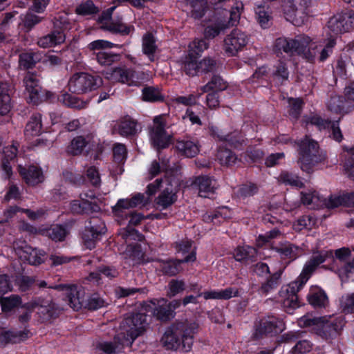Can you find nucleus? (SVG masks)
<instances>
[{
    "label": "nucleus",
    "instance_id": "obj_23",
    "mask_svg": "<svg viewBox=\"0 0 354 354\" xmlns=\"http://www.w3.org/2000/svg\"><path fill=\"white\" fill-rule=\"evenodd\" d=\"M175 148L179 155L186 158L195 157L200 151L198 141L190 138L177 140Z\"/></svg>",
    "mask_w": 354,
    "mask_h": 354
},
{
    "label": "nucleus",
    "instance_id": "obj_32",
    "mask_svg": "<svg viewBox=\"0 0 354 354\" xmlns=\"http://www.w3.org/2000/svg\"><path fill=\"white\" fill-rule=\"evenodd\" d=\"M122 256L124 259L129 260L131 263L134 266L142 262L145 252L142 251L141 245L136 243L128 245L122 253Z\"/></svg>",
    "mask_w": 354,
    "mask_h": 354
},
{
    "label": "nucleus",
    "instance_id": "obj_13",
    "mask_svg": "<svg viewBox=\"0 0 354 354\" xmlns=\"http://www.w3.org/2000/svg\"><path fill=\"white\" fill-rule=\"evenodd\" d=\"M13 248L20 259L27 261L30 265H39L44 261V252L32 248L25 241H15Z\"/></svg>",
    "mask_w": 354,
    "mask_h": 354
},
{
    "label": "nucleus",
    "instance_id": "obj_61",
    "mask_svg": "<svg viewBox=\"0 0 354 354\" xmlns=\"http://www.w3.org/2000/svg\"><path fill=\"white\" fill-rule=\"evenodd\" d=\"M208 47V44L205 39H195L189 45L188 53H192V55L198 57L201 53Z\"/></svg>",
    "mask_w": 354,
    "mask_h": 354
},
{
    "label": "nucleus",
    "instance_id": "obj_47",
    "mask_svg": "<svg viewBox=\"0 0 354 354\" xmlns=\"http://www.w3.org/2000/svg\"><path fill=\"white\" fill-rule=\"evenodd\" d=\"M142 99L143 101L149 102H162L164 96L158 88L145 86L142 91Z\"/></svg>",
    "mask_w": 354,
    "mask_h": 354
},
{
    "label": "nucleus",
    "instance_id": "obj_14",
    "mask_svg": "<svg viewBox=\"0 0 354 354\" xmlns=\"http://www.w3.org/2000/svg\"><path fill=\"white\" fill-rule=\"evenodd\" d=\"M248 35L239 29L233 30L224 39V50L230 56L236 55L248 43Z\"/></svg>",
    "mask_w": 354,
    "mask_h": 354
},
{
    "label": "nucleus",
    "instance_id": "obj_56",
    "mask_svg": "<svg viewBox=\"0 0 354 354\" xmlns=\"http://www.w3.org/2000/svg\"><path fill=\"white\" fill-rule=\"evenodd\" d=\"M48 236L55 241H62L64 240L67 232L64 226L62 225H53L46 231Z\"/></svg>",
    "mask_w": 354,
    "mask_h": 354
},
{
    "label": "nucleus",
    "instance_id": "obj_6",
    "mask_svg": "<svg viewBox=\"0 0 354 354\" xmlns=\"http://www.w3.org/2000/svg\"><path fill=\"white\" fill-rule=\"evenodd\" d=\"M103 84V80L98 75L87 73H76L69 79L68 90L76 94H84L96 90Z\"/></svg>",
    "mask_w": 354,
    "mask_h": 354
},
{
    "label": "nucleus",
    "instance_id": "obj_20",
    "mask_svg": "<svg viewBox=\"0 0 354 354\" xmlns=\"http://www.w3.org/2000/svg\"><path fill=\"white\" fill-rule=\"evenodd\" d=\"M55 288L65 292V299L73 310H78L84 306L82 292L77 290L76 285L60 284L56 286Z\"/></svg>",
    "mask_w": 354,
    "mask_h": 354
},
{
    "label": "nucleus",
    "instance_id": "obj_21",
    "mask_svg": "<svg viewBox=\"0 0 354 354\" xmlns=\"http://www.w3.org/2000/svg\"><path fill=\"white\" fill-rule=\"evenodd\" d=\"M19 144L16 142L4 147L1 162L2 177L8 179L12 174L11 162L15 161L18 151Z\"/></svg>",
    "mask_w": 354,
    "mask_h": 354
},
{
    "label": "nucleus",
    "instance_id": "obj_44",
    "mask_svg": "<svg viewBox=\"0 0 354 354\" xmlns=\"http://www.w3.org/2000/svg\"><path fill=\"white\" fill-rule=\"evenodd\" d=\"M227 28H228V26L226 21L218 19L205 28V37L206 39H213Z\"/></svg>",
    "mask_w": 354,
    "mask_h": 354
},
{
    "label": "nucleus",
    "instance_id": "obj_31",
    "mask_svg": "<svg viewBox=\"0 0 354 354\" xmlns=\"http://www.w3.org/2000/svg\"><path fill=\"white\" fill-rule=\"evenodd\" d=\"M309 304L314 308H325L328 304L327 295L318 287L311 288L307 295Z\"/></svg>",
    "mask_w": 354,
    "mask_h": 354
},
{
    "label": "nucleus",
    "instance_id": "obj_41",
    "mask_svg": "<svg viewBox=\"0 0 354 354\" xmlns=\"http://www.w3.org/2000/svg\"><path fill=\"white\" fill-rule=\"evenodd\" d=\"M256 249L248 245L237 247L234 252V257L235 260L240 262H246L248 261H252L256 257Z\"/></svg>",
    "mask_w": 354,
    "mask_h": 354
},
{
    "label": "nucleus",
    "instance_id": "obj_39",
    "mask_svg": "<svg viewBox=\"0 0 354 354\" xmlns=\"http://www.w3.org/2000/svg\"><path fill=\"white\" fill-rule=\"evenodd\" d=\"M39 60V53L32 51L24 52L19 56V65L21 68L28 70L34 68Z\"/></svg>",
    "mask_w": 354,
    "mask_h": 354
},
{
    "label": "nucleus",
    "instance_id": "obj_49",
    "mask_svg": "<svg viewBox=\"0 0 354 354\" xmlns=\"http://www.w3.org/2000/svg\"><path fill=\"white\" fill-rule=\"evenodd\" d=\"M346 197V194L342 195H330L328 198L323 196V207H325L328 209H333L341 205L347 207V201Z\"/></svg>",
    "mask_w": 354,
    "mask_h": 354
},
{
    "label": "nucleus",
    "instance_id": "obj_38",
    "mask_svg": "<svg viewBox=\"0 0 354 354\" xmlns=\"http://www.w3.org/2000/svg\"><path fill=\"white\" fill-rule=\"evenodd\" d=\"M28 102L33 104H39L54 98V94L52 92L43 89L41 86L28 91Z\"/></svg>",
    "mask_w": 354,
    "mask_h": 354
},
{
    "label": "nucleus",
    "instance_id": "obj_57",
    "mask_svg": "<svg viewBox=\"0 0 354 354\" xmlns=\"http://www.w3.org/2000/svg\"><path fill=\"white\" fill-rule=\"evenodd\" d=\"M191 5L192 7V17L194 19H199L203 17L207 8V3L206 0H192Z\"/></svg>",
    "mask_w": 354,
    "mask_h": 354
},
{
    "label": "nucleus",
    "instance_id": "obj_33",
    "mask_svg": "<svg viewBox=\"0 0 354 354\" xmlns=\"http://www.w3.org/2000/svg\"><path fill=\"white\" fill-rule=\"evenodd\" d=\"M282 271L278 270L270 274L266 280L263 282L259 289V292L267 295L270 292L277 289L281 282Z\"/></svg>",
    "mask_w": 354,
    "mask_h": 354
},
{
    "label": "nucleus",
    "instance_id": "obj_59",
    "mask_svg": "<svg viewBox=\"0 0 354 354\" xmlns=\"http://www.w3.org/2000/svg\"><path fill=\"white\" fill-rule=\"evenodd\" d=\"M243 9V4L241 1H236L235 3V6H233L230 11V18L228 21H226V24L228 26V28L231 26L236 25L240 19L241 12Z\"/></svg>",
    "mask_w": 354,
    "mask_h": 354
},
{
    "label": "nucleus",
    "instance_id": "obj_43",
    "mask_svg": "<svg viewBox=\"0 0 354 354\" xmlns=\"http://www.w3.org/2000/svg\"><path fill=\"white\" fill-rule=\"evenodd\" d=\"M41 115L38 113L32 114L26 124L25 135L28 137L39 135L41 131Z\"/></svg>",
    "mask_w": 354,
    "mask_h": 354
},
{
    "label": "nucleus",
    "instance_id": "obj_36",
    "mask_svg": "<svg viewBox=\"0 0 354 354\" xmlns=\"http://www.w3.org/2000/svg\"><path fill=\"white\" fill-rule=\"evenodd\" d=\"M301 195V201L304 205L309 206L312 209L323 207V196L316 191L302 192Z\"/></svg>",
    "mask_w": 354,
    "mask_h": 354
},
{
    "label": "nucleus",
    "instance_id": "obj_48",
    "mask_svg": "<svg viewBox=\"0 0 354 354\" xmlns=\"http://www.w3.org/2000/svg\"><path fill=\"white\" fill-rule=\"evenodd\" d=\"M21 303V297L16 295H12L6 297H0V306L2 312H10L19 306Z\"/></svg>",
    "mask_w": 354,
    "mask_h": 354
},
{
    "label": "nucleus",
    "instance_id": "obj_16",
    "mask_svg": "<svg viewBox=\"0 0 354 354\" xmlns=\"http://www.w3.org/2000/svg\"><path fill=\"white\" fill-rule=\"evenodd\" d=\"M307 124L316 126L319 130L330 129V136L335 141L340 142L343 139V135L339 128V119L331 121L328 119H324L319 115H313L306 120Z\"/></svg>",
    "mask_w": 354,
    "mask_h": 354
},
{
    "label": "nucleus",
    "instance_id": "obj_17",
    "mask_svg": "<svg viewBox=\"0 0 354 354\" xmlns=\"http://www.w3.org/2000/svg\"><path fill=\"white\" fill-rule=\"evenodd\" d=\"M283 323L278 318L268 316L260 319L255 326L254 335L261 337L263 335H273L281 332Z\"/></svg>",
    "mask_w": 354,
    "mask_h": 354
},
{
    "label": "nucleus",
    "instance_id": "obj_22",
    "mask_svg": "<svg viewBox=\"0 0 354 354\" xmlns=\"http://www.w3.org/2000/svg\"><path fill=\"white\" fill-rule=\"evenodd\" d=\"M114 128L121 136L127 138L134 136L140 131L138 122L129 115L121 118Z\"/></svg>",
    "mask_w": 354,
    "mask_h": 354
},
{
    "label": "nucleus",
    "instance_id": "obj_35",
    "mask_svg": "<svg viewBox=\"0 0 354 354\" xmlns=\"http://www.w3.org/2000/svg\"><path fill=\"white\" fill-rule=\"evenodd\" d=\"M88 141L82 136H78L71 140L67 146L66 151L67 154L76 156L82 155L87 145Z\"/></svg>",
    "mask_w": 354,
    "mask_h": 354
},
{
    "label": "nucleus",
    "instance_id": "obj_24",
    "mask_svg": "<svg viewBox=\"0 0 354 354\" xmlns=\"http://www.w3.org/2000/svg\"><path fill=\"white\" fill-rule=\"evenodd\" d=\"M19 172L26 183L29 185H36L41 183L44 176L41 168L35 165H30L28 167L19 166Z\"/></svg>",
    "mask_w": 354,
    "mask_h": 354
},
{
    "label": "nucleus",
    "instance_id": "obj_11",
    "mask_svg": "<svg viewBox=\"0 0 354 354\" xmlns=\"http://www.w3.org/2000/svg\"><path fill=\"white\" fill-rule=\"evenodd\" d=\"M112 79L129 86H140L145 80V74L131 68L115 67L111 73Z\"/></svg>",
    "mask_w": 354,
    "mask_h": 354
},
{
    "label": "nucleus",
    "instance_id": "obj_3",
    "mask_svg": "<svg viewBox=\"0 0 354 354\" xmlns=\"http://www.w3.org/2000/svg\"><path fill=\"white\" fill-rule=\"evenodd\" d=\"M333 258V253L332 250L314 252L305 263L299 277L294 281L281 288L279 292V297L283 308L288 313H292V310L299 307L297 292L306 283L316 268L328 259Z\"/></svg>",
    "mask_w": 354,
    "mask_h": 354
},
{
    "label": "nucleus",
    "instance_id": "obj_28",
    "mask_svg": "<svg viewBox=\"0 0 354 354\" xmlns=\"http://www.w3.org/2000/svg\"><path fill=\"white\" fill-rule=\"evenodd\" d=\"M212 135L220 141L228 144L231 147L237 148L241 146L244 142L242 133L239 131H234L230 133L224 134L218 129H213Z\"/></svg>",
    "mask_w": 354,
    "mask_h": 354
},
{
    "label": "nucleus",
    "instance_id": "obj_12",
    "mask_svg": "<svg viewBox=\"0 0 354 354\" xmlns=\"http://www.w3.org/2000/svg\"><path fill=\"white\" fill-rule=\"evenodd\" d=\"M143 308L146 312H150L162 322H167L175 316V312L170 308L168 301L166 299H153L143 304Z\"/></svg>",
    "mask_w": 354,
    "mask_h": 354
},
{
    "label": "nucleus",
    "instance_id": "obj_15",
    "mask_svg": "<svg viewBox=\"0 0 354 354\" xmlns=\"http://www.w3.org/2000/svg\"><path fill=\"white\" fill-rule=\"evenodd\" d=\"M95 196L93 193H82L80 200H74L71 203V211L73 214H83L99 212L100 207L95 202H91L88 198L93 199Z\"/></svg>",
    "mask_w": 354,
    "mask_h": 354
},
{
    "label": "nucleus",
    "instance_id": "obj_29",
    "mask_svg": "<svg viewBox=\"0 0 354 354\" xmlns=\"http://www.w3.org/2000/svg\"><path fill=\"white\" fill-rule=\"evenodd\" d=\"M239 290L234 287H228L221 290H210L203 292H199L198 297L203 296L205 299H224L227 300L234 297H237Z\"/></svg>",
    "mask_w": 354,
    "mask_h": 354
},
{
    "label": "nucleus",
    "instance_id": "obj_50",
    "mask_svg": "<svg viewBox=\"0 0 354 354\" xmlns=\"http://www.w3.org/2000/svg\"><path fill=\"white\" fill-rule=\"evenodd\" d=\"M216 157L221 165L227 166L235 164L237 160V157L234 152L223 147L218 149Z\"/></svg>",
    "mask_w": 354,
    "mask_h": 354
},
{
    "label": "nucleus",
    "instance_id": "obj_51",
    "mask_svg": "<svg viewBox=\"0 0 354 354\" xmlns=\"http://www.w3.org/2000/svg\"><path fill=\"white\" fill-rule=\"evenodd\" d=\"M278 180L286 185H290L301 188L304 183L296 174L286 171H282L279 176Z\"/></svg>",
    "mask_w": 354,
    "mask_h": 354
},
{
    "label": "nucleus",
    "instance_id": "obj_27",
    "mask_svg": "<svg viewBox=\"0 0 354 354\" xmlns=\"http://www.w3.org/2000/svg\"><path fill=\"white\" fill-rule=\"evenodd\" d=\"M274 250L279 254L282 259L293 261L298 258L302 253L301 248L290 242L280 243L274 248Z\"/></svg>",
    "mask_w": 354,
    "mask_h": 354
},
{
    "label": "nucleus",
    "instance_id": "obj_42",
    "mask_svg": "<svg viewBox=\"0 0 354 354\" xmlns=\"http://www.w3.org/2000/svg\"><path fill=\"white\" fill-rule=\"evenodd\" d=\"M121 56L120 54L114 53L111 51L100 50L95 53V59L97 63L102 66H110L114 63L120 61Z\"/></svg>",
    "mask_w": 354,
    "mask_h": 354
},
{
    "label": "nucleus",
    "instance_id": "obj_9",
    "mask_svg": "<svg viewBox=\"0 0 354 354\" xmlns=\"http://www.w3.org/2000/svg\"><path fill=\"white\" fill-rule=\"evenodd\" d=\"M196 259L195 252H192L182 260L171 258H156L153 259L152 262L157 273L171 277L176 275L181 271V264L183 263L194 261Z\"/></svg>",
    "mask_w": 354,
    "mask_h": 354
},
{
    "label": "nucleus",
    "instance_id": "obj_46",
    "mask_svg": "<svg viewBox=\"0 0 354 354\" xmlns=\"http://www.w3.org/2000/svg\"><path fill=\"white\" fill-rule=\"evenodd\" d=\"M197 59L196 56L192 55V53L182 59V68L187 75H197Z\"/></svg>",
    "mask_w": 354,
    "mask_h": 354
},
{
    "label": "nucleus",
    "instance_id": "obj_58",
    "mask_svg": "<svg viewBox=\"0 0 354 354\" xmlns=\"http://www.w3.org/2000/svg\"><path fill=\"white\" fill-rule=\"evenodd\" d=\"M258 191L259 188L257 185L254 183L243 184L239 187L237 196L242 198H246L253 196Z\"/></svg>",
    "mask_w": 354,
    "mask_h": 354
},
{
    "label": "nucleus",
    "instance_id": "obj_5",
    "mask_svg": "<svg viewBox=\"0 0 354 354\" xmlns=\"http://www.w3.org/2000/svg\"><path fill=\"white\" fill-rule=\"evenodd\" d=\"M299 159L298 162L301 169L310 173L313 167L325 160V153L320 151L317 142L306 136L305 138L298 142Z\"/></svg>",
    "mask_w": 354,
    "mask_h": 354
},
{
    "label": "nucleus",
    "instance_id": "obj_53",
    "mask_svg": "<svg viewBox=\"0 0 354 354\" xmlns=\"http://www.w3.org/2000/svg\"><path fill=\"white\" fill-rule=\"evenodd\" d=\"M272 77L274 80L280 84L288 80L289 72L286 64L281 62H279L275 66Z\"/></svg>",
    "mask_w": 354,
    "mask_h": 354
},
{
    "label": "nucleus",
    "instance_id": "obj_34",
    "mask_svg": "<svg viewBox=\"0 0 354 354\" xmlns=\"http://www.w3.org/2000/svg\"><path fill=\"white\" fill-rule=\"evenodd\" d=\"M158 46L156 39L151 32L145 33L142 37V53L147 55L151 62L154 61V55Z\"/></svg>",
    "mask_w": 354,
    "mask_h": 354
},
{
    "label": "nucleus",
    "instance_id": "obj_19",
    "mask_svg": "<svg viewBox=\"0 0 354 354\" xmlns=\"http://www.w3.org/2000/svg\"><path fill=\"white\" fill-rule=\"evenodd\" d=\"M32 306L37 308V313L44 321L57 317L61 312V308L52 300L42 298L35 299Z\"/></svg>",
    "mask_w": 354,
    "mask_h": 354
},
{
    "label": "nucleus",
    "instance_id": "obj_63",
    "mask_svg": "<svg viewBox=\"0 0 354 354\" xmlns=\"http://www.w3.org/2000/svg\"><path fill=\"white\" fill-rule=\"evenodd\" d=\"M98 11V8L92 1H87L82 3L76 8L77 14L84 16L96 14Z\"/></svg>",
    "mask_w": 354,
    "mask_h": 354
},
{
    "label": "nucleus",
    "instance_id": "obj_40",
    "mask_svg": "<svg viewBox=\"0 0 354 354\" xmlns=\"http://www.w3.org/2000/svg\"><path fill=\"white\" fill-rule=\"evenodd\" d=\"M51 22L53 24V28L62 34H66V32L72 29L74 25L66 14L54 17Z\"/></svg>",
    "mask_w": 354,
    "mask_h": 354
},
{
    "label": "nucleus",
    "instance_id": "obj_54",
    "mask_svg": "<svg viewBox=\"0 0 354 354\" xmlns=\"http://www.w3.org/2000/svg\"><path fill=\"white\" fill-rule=\"evenodd\" d=\"M227 88V84L219 75H214L210 82L202 87L204 93L210 91H223Z\"/></svg>",
    "mask_w": 354,
    "mask_h": 354
},
{
    "label": "nucleus",
    "instance_id": "obj_60",
    "mask_svg": "<svg viewBox=\"0 0 354 354\" xmlns=\"http://www.w3.org/2000/svg\"><path fill=\"white\" fill-rule=\"evenodd\" d=\"M315 219L310 215H303L300 216L294 224V228L300 231L303 229H311L315 224Z\"/></svg>",
    "mask_w": 354,
    "mask_h": 354
},
{
    "label": "nucleus",
    "instance_id": "obj_55",
    "mask_svg": "<svg viewBox=\"0 0 354 354\" xmlns=\"http://www.w3.org/2000/svg\"><path fill=\"white\" fill-rule=\"evenodd\" d=\"M106 28L107 30L112 33H118L123 36L129 35L132 31L134 30V27L131 25L114 22L106 25Z\"/></svg>",
    "mask_w": 354,
    "mask_h": 354
},
{
    "label": "nucleus",
    "instance_id": "obj_4",
    "mask_svg": "<svg viewBox=\"0 0 354 354\" xmlns=\"http://www.w3.org/2000/svg\"><path fill=\"white\" fill-rule=\"evenodd\" d=\"M198 324L195 322H180L167 328L161 342L167 350L188 353L191 351L194 335L198 333Z\"/></svg>",
    "mask_w": 354,
    "mask_h": 354
},
{
    "label": "nucleus",
    "instance_id": "obj_64",
    "mask_svg": "<svg viewBox=\"0 0 354 354\" xmlns=\"http://www.w3.org/2000/svg\"><path fill=\"white\" fill-rule=\"evenodd\" d=\"M341 307L345 313H354V292L342 296Z\"/></svg>",
    "mask_w": 354,
    "mask_h": 354
},
{
    "label": "nucleus",
    "instance_id": "obj_26",
    "mask_svg": "<svg viewBox=\"0 0 354 354\" xmlns=\"http://www.w3.org/2000/svg\"><path fill=\"white\" fill-rule=\"evenodd\" d=\"M30 332L24 329V330H5L0 333V347L7 344H17L27 339Z\"/></svg>",
    "mask_w": 354,
    "mask_h": 354
},
{
    "label": "nucleus",
    "instance_id": "obj_62",
    "mask_svg": "<svg viewBox=\"0 0 354 354\" xmlns=\"http://www.w3.org/2000/svg\"><path fill=\"white\" fill-rule=\"evenodd\" d=\"M342 21V30L344 32H348L354 26V11L349 10L346 12L339 13Z\"/></svg>",
    "mask_w": 354,
    "mask_h": 354
},
{
    "label": "nucleus",
    "instance_id": "obj_8",
    "mask_svg": "<svg viewBox=\"0 0 354 354\" xmlns=\"http://www.w3.org/2000/svg\"><path fill=\"white\" fill-rule=\"evenodd\" d=\"M107 231L106 225L102 218L94 216L90 218L85 223L82 233V239L84 246L89 250L95 247L96 243Z\"/></svg>",
    "mask_w": 354,
    "mask_h": 354
},
{
    "label": "nucleus",
    "instance_id": "obj_37",
    "mask_svg": "<svg viewBox=\"0 0 354 354\" xmlns=\"http://www.w3.org/2000/svg\"><path fill=\"white\" fill-rule=\"evenodd\" d=\"M177 201L176 193L172 189L165 188L156 198V204L161 209H165Z\"/></svg>",
    "mask_w": 354,
    "mask_h": 354
},
{
    "label": "nucleus",
    "instance_id": "obj_25",
    "mask_svg": "<svg viewBox=\"0 0 354 354\" xmlns=\"http://www.w3.org/2000/svg\"><path fill=\"white\" fill-rule=\"evenodd\" d=\"M66 39V34H62L53 28L49 33L38 38L37 44L40 48H49L64 44Z\"/></svg>",
    "mask_w": 354,
    "mask_h": 354
},
{
    "label": "nucleus",
    "instance_id": "obj_1",
    "mask_svg": "<svg viewBox=\"0 0 354 354\" xmlns=\"http://www.w3.org/2000/svg\"><path fill=\"white\" fill-rule=\"evenodd\" d=\"M341 26L339 13L330 18L326 28L329 37L324 48L321 44L312 42L308 36L299 35L294 38H277L274 42V51L277 54L283 53L289 55L297 54L310 63L315 62L316 59L319 62H324L332 53L336 44L337 35L344 32Z\"/></svg>",
    "mask_w": 354,
    "mask_h": 354
},
{
    "label": "nucleus",
    "instance_id": "obj_18",
    "mask_svg": "<svg viewBox=\"0 0 354 354\" xmlns=\"http://www.w3.org/2000/svg\"><path fill=\"white\" fill-rule=\"evenodd\" d=\"M344 326L342 317H332L323 322L318 334L326 339H333L339 335Z\"/></svg>",
    "mask_w": 354,
    "mask_h": 354
},
{
    "label": "nucleus",
    "instance_id": "obj_52",
    "mask_svg": "<svg viewBox=\"0 0 354 354\" xmlns=\"http://www.w3.org/2000/svg\"><path fill=\"white\" fill-rule=\"evenodd\" d=\"M256 19L263 28H268L271 24V16L266 10L265 7L259 5L254 8Z\"/></svg>",
    "mask_w": 354,
    "mask_h": 354
},
{
    "label": "nucleus",
    "instance_id": "obj_45",
    "mask_svg": "<svg viewBox=\"0 0 354 354\" xmlns=\"http://www.w3.org/2000/svg\"><path fill=\"white\" fill-rule=\"evenodd\" d=\"M129 203L131 204L129 198L119 199L117 203L112 207V212L117 217L127 218L132 212L130 209H133V207L130 206Z\"/></svg>",
    "mask_w": 354,
    "mask_h": 354
},
{
    "label": "nucleus",
    "instance_id": "obj_7",
    "mask_svg": "<svg viewBox=\"0 0 354 354\" xmlns=\"http://www.w3.org/2000/svg\"><path fill=\"white\" fill-rule=\"evenodd\" d=\"M310 0H281L285 18L295 26H301L308 17Z\"/></svg>",
    "mask_w": 354,
    "mask_h": 354
},
{
    "label": "nucleus",
    "instance_id": "obj_2",
    "mask_svg": "<svg viewBox=\"0 0 354 354\" xmlns=\"http://www.w3.org/2000/svg\"><path fill=\"white\" fill-rule=\"evenodd\" d=\"M146 313L142 307L140 311L128 315L121 324L124 332L115 335L112 342H99L96 345L97 349L105 354H118L124 352V347L129 346L146 330L149 325Z\"/></svg>",
    "mask_w": 354,
    "mask_h": 354
},
{
    "label": "nucleus",
    "instance_id": "obj_30",
    "mask_svg": "<svg viewBox=\"0 0 354 354\" xmlns=\"http://www.w3.org/2000/svg\"><path fill=\"white\" fill-rule=\"evenodd\" d=\"M194 183L198 188L199 196L204 198L207 197L209 194L214 193L217 186L216 180L207 176L197 177Z\"/></svg>",
    "mask_w": 354,
    "mask_h": 354
},
{
    "label": "nucleus",
    "instance_id": "obj_10",
    "mask_svg": "<svg viewBox=\"0 0 354 354\" xmlns=\"http://www.w3.org/2000/svg\"><path fill=\"white\" fill-rule=\"evenodd\" d=\"M166 126L165 115H159L153 118L149 136L152 145L157 149H165L169 146L170 137L165 130Z\"/></svg>",
    "mask_w": 354,
    "mask_h": 354
}]
</instances>
